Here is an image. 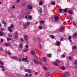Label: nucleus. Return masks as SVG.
<instances>
[{
    "label": "nucleus",
    "mask_w": 77,
    "mask_h": 77,
    "mask_svg": "<svg viewBox=\"0 0 77 77\" xmlns=\"http://www.w3.org/2000/svg\"><path fill=\"white\" fill-rule=\"evenodd\" d=\"M38 28L39 29H40V30H42V26H39L38 27Z\"/></svg>",
    "instance_id": "nucleus-27"
},
{
    "label": "nucleus",
    "mask_w": 77,
    "mask_h": 77,
    "mask_svg": "<svg viewBox=\"0 0 77 77\" xmlns=\"http://www.w3.org/2000/svg\"><path fill=\"white\" fill-rule=\"evenodd\" d=\"M0 64H1V65H3L4 64V63L2 62V61H0Z\"/></svg>",
    "instance_id": "nucleus-36"
},
{
    "label": "nucleus",
    "mask_w": 77,
    "mask_h": 77,
    "mask_svg": "<svg viewBox=\"0 0 77 77\" xmlns=\"http://www.w3.org/2000/svg\"><path fill=\"white\" fill-rule=\"evenodd\" d=\"M39 11L40 12V13H42V9L40 8L39 10Z\"/></svg>",
    "instance_id": "nucleus-26"
},
{
    "label": "nucleus",
    "mask_w": 77,
    "mask_h": 77,
    "mask_svg": "<svg viewBox=\"0 0 77 77\" xmlns=\"http://www.w3.org/2000/svg\"><path fill=\"white\" fill-rule=\"evenodd\" d=\"M20 2V1H19V0H17V2Z\"/></svg>",
    "instance_id": "nucleus-63"
},
{
    "label": "nucleus",
    "mask_w": 77,
    "mask_h": 77,
    "mask_svg": "<svg viewBox=\"0 0 77 77\" xmlns=\"http://www.w3.org/2000/svg\"><path fill=\"white\" fill-rule=\"evenodd\" d=\"M21 61V59L19 60V62H20Z\"/></svg>",
    "instance_id": "nucleus-59"
},
{
    "label": "nucleus",
    "mask_w": 77,
    "mask_h": 77,
    "mask_svg": "<svg viewBox=\"0 0 77 77\" xmlns=\"http://www.w3.org/2000/svg\"><path fill=\"white\" fill-rule=\"evenodd\" d=\"M14 37H15V38H18V32H15Z\"/></svg>",
    "instance_id": "nucleus-8"
},
{
    "label": "nucleus",
    "mask_w": 77,
    "mask_h": 77,
    "mask_svg": "<svg viewBox=\"0 0 77 77\" xmlns=\"http://www.w3.org/2000/svg\"><path fill=\"white\" fill-rule=\"evenodd\" d=\"M43 68L44 69L45 71H47V68L45 66H43Z\"/></svg>",
    "instance_id": "nucleus-13"
},
{
    "label": "nucleus",
    "mask_w": 77,
    "mask_h": 77,
    "mask_svg": "<svg viewBox=\"0 0 77 77\" xmlns=\"http://www.w3.org/2000/svg\"><path fill=\"white\" fill-rule=\"evenodd\" d=\"M38 72H35V75H37V74H38Z\"/></svg>",
    "instance_id": "nucleus-51"
},
{
    "label": "nucleus",
    "mask_w": 77,
    "mask_h": 77,
    "mask_svg": "<svg viewBox=\"0 0 77 77\" xmlns=\"http://www.w3.org/2000/svg\"><path fill=\"white\" fill-rule=\"evenodd\" d=\"M30 23L29 22H28L26 24H25L24 23H23V26L24 28H26V27H27V26H29V25H30Z\"/></svg>",
    "instance_id": "nucleus-1"
},
{
    "label": "nucleus",
    "mask_w": 77,
    "mask_h": 77,
    "mask_svg": "<svg viewBox=\"0 0 77 77\" xmlns=\"http://www.w3.org/2000/svg\"><path fill=\"white\" fill-rule=\"evenodd\" d=\"M7 40L8 41H11V39L9 38H7Z\"/></svg>",
    "instance_id": "nucleus-33"
},
{
    "label": "nucleus",
    "mask_w": 77,
    "mask_h": 77,
    "mask_svg": "<svg viewBox=\"0 0 77 77\" xmlns=\"http://www.w3.org/2000/svg\"><path fill=\"white\" fill-rule=\"evenodd\" d=\"M2 70L4 71H5V69H2Z\"/></svg>",
    "instance_id": "nucleus-64"
},
{
    "label": "nucleus",
    "mask_w": 77,
    "mask_h": 77,
    "mask_svg": "<svg viewBox=\"0 0 77 77\" xmlns=\"http://www.w3.org/2000/svg\"><path fill=\"white\" fill-rule=\"evenodd\" d=\"M15 8V6H14V5H13L12 6V8Z\"/></svg>",
    "instance_id": "nucleus-55"
},
{
    "label": "nucleus",
    "mask_w": 77,
    "mask_h": 77,
    "mask_svg": "<svg viewBox=\"0 0 77 77\" xmlns=\"http://www.w3.org/2000/svg\"><path fill=\"white\" fill-rule=\"evenodd\" d=\"M28 18L29 19H32V16L30 15L28 17Z\"/></svg>",
    "instance_id": "nucleus-31"
},
{
    "label": "nucleus",
    "mask_w": 77,
    "mask_h": 77,
    "mask_svg": "<svg viewBox=\"0 0 77 77\" xmlns=\"http://www.w3.org/2000/svg\"><path fill=\"white\" fill-rule=\"evenodd\" d=\"M2 23H3V24H4V26H5V27H6V25H7V23L5 22V21H3Z\"/></svg>",
    "instance_id": "nucleus-16"
},
{
    "label": "nucleus",
    "mask_w": 77,
    "mask_h": 77,
    "mask_svg": "<svg viewBox=\"0 0 77 77\" xmlns=\"http://www.w3.org/2000/svg\"><path fill=\"white\" fill-rule=\"evenodd\" d=\"M5 35V34L3 32L0 31V36H4Z\"/></svg>",
    "instance_id": "nucleus-9"
},
{
    "label": "nucleus",
    "mask_w": 77,
    "mask_h": 77,
    "mask_svg": "<svg viewBox=\"0 0 77 77\" xmlns=\"http://www.w3.org/2000/svg\"><path fill=\"white\" fill-rule=\"evenodd\" d=\"M13 59H14V60H17L18 58L16 57H13Z\"/></svg>",
    "instance_id": "nucleus-18"
},
{
    "label": "nucleus",
    "mask_w": 77,
    "mask_h": 77,
    "mask_svg": "<svg viewBox=\"0 0 77 77\" xmlns=\"http://www.w3.org/2000/svg\"><path fill=\"white\" fill-rule=\"evenodd\" d=\"M70 20H72V17H70Z\"/></svg>",
    "instance_id": "nucleus-60"
},
{
    "label": "nucleus",
    "mask_w": 77,
    "mask_h": 77,
    "mask_svg": "<svg viewBox=\"0 0 77 77\" xmlns=\"http://www.w3.org/2000/svg\"><path fill=\"white\" fill-rule=\"evenodd\" d=\"M26 48H29V46L28 45H26Z\"/></svg>",
    "instance_id": "nucleus-54"
},
{
    "label": "nucleus",
    "mask_w": 77,
    "mask_h": 77,
    "mask_svg": "<svg viewBox=\"0 0 77 77\" xmlns=\"http://www.w3.org/2000/svg\"><path fill=\"white\" fill-rule=\"evenodd\" d=\"M12 34H8V36L9 38H11V37H12Z\"/></svg>",
    "instance_id": "nucleus-19"
},
{
    "label": "nucleus",
    "mask_w": 77,
    "mask_h": 77,
    "mask_svg": "<svg viewBox=\"0 0 77 77\" xmlns=\"http://www.w3.org/2000/svg\"><path fill=\"white\" fill-rule=\"evenodd\" d=\"M1 30L3 31V29L2 28L1 29Z\"/></svg>",
    "instance_id": "nucleus-61"
},
{
    "label": "nucleus",
    "mask_w": 77,
    "mask_h": 77,
    "mask_svg": "<svg viewBox=\"0 0 77 77\" xmlns=\"http://www.w3.org/2000/svg\"><path fill=\"white\" fill-rule=\"evenodd\" d=\"M74 26H76V24H75V23H74Z\"/></svg>",
    "instance_id": "nucleus-58"
},
{
    "label": "nucleus",
    "mask_w": 77,
    "mask_h": 77,
    "mask_svg": "<svg viewBox=\"0 0 77 77\" xmlns=\"http://www.w3.org/2000/svg\"><path fill=\"white\" fill-rule=\"evenodd\" d=\"M52 4L53 5H55V2H52Z\"/></svg>",
    "instance_id": "nucleus-35"
},
{
    "label": "nucleus",
    "mask_w": 77,
    "mask_h": 77,
    "mask_svg": "<svg viewBox=\"0 0 77 77\" xmlns=\"http://www.w3.org/2000/svg\"><path fill=\"white\" fill-rule=\"evenodd\" d=\"M75 48H76V46H74L72 48V50H74V49H75Z\"/></svg>",
    "instance_id": "nucleus-37"
},
{
    "label": "nucleus",
    "mask_w": 77,
    "mask_h": 77,
    "mask_svg": "<svg viewBox=\"0 0 77 77\" xmlns=\"http://www.w3.org/2000/svg\"><path fill=\"white\" fill-rule=\"evenodd\" d=\"M63 77H67V76L66 75L64 74L63 75Z\"/></svg>",
    "instance_id": "nucleus-40"
},
{
    "label": "nucleus",
    "mask_w": 77,
    "mask_h": 77,
    "mask_svg": "<svg viewBox=\"0 0 77 77\" xmlns=\"http://www.w3.org/2000/svg\"><path fill=\"white\" fill-rule=\"evenodd\" d=\"M0 67L1 68H4V67L3 66H1Z\"/></svg>",
    "instance_id": "nucleus-47"
},
{
    "label": "nucleus",
    "mask_w": 77,
    "mask_h": 77,
    "mask_svg": "<svg viewBox=\"0 0 77 77\" xmlns=\"http://www.w3.org/2000/svg\"><path fill=\"white\" fill-rule=\"evenodd\" d=\"M75 36H77V33H75L74 34L73 36V37L74 38Z\"/></svg>",
    "instance_id": "nucleus-21"
},
{
    "label": "nucleus",
    "mask_w": 77,
    "mask_h": 77,
    "mask_svg": "<svg viewBox=\"0 0 77 77\" xmlns=\"http://www.w3.org/2000/svg\"><path fill=\"white\" fill-rule=\"evenodd\" d=\"M43 60L45 62H46V61H47V58L45 57H44L43 58Z\"/></svg>",
    "instance_id": "nucleus-23"
},
{
    "label": "nucleus",
    "mask_w": 77,
    "mask_h": 77,
    "mask_svg": "<svg viewBox=\"0 0 77 77\" xmlns=\"http://www.w3.org/2000/svg\"><path fill=\"white\" fill-rule=\"evenodd\" d=\"M69 60H71V59H72V57L71 56H69Z\"/></svg>",
    "instance_id": "nucleus-38"
},
{
    "label": "nucleus",
    "mask_w": 77,
    "mask_h": 77,
    "mask_svg": "<svg viewBox=\"0 0 77 77\" xmlns=\"http://www.w3.org/2000/svg\"><path fill=\"white\" fill-rule=\"evenodd\" d=\"M8 54H9V55H11V53L10 52H8Z\"/></svg>",
    "instance_id": "nucleus-53"
},
{
    "label": "nucleus",
    "mask_w": 77,
    "mask_h": 77,
    "mask_svg": "<svg viewBox=\"0 0 77 77\" xmlns=\"http://www.w3.org/2000/svg\"><path fill=\"white\" fill-rule=\"evenodd\" d=\"M57 45H60V42H57Z\"/></svg>",
    "instance_id": "nucleus-41"
},
{
    "label": "nucleus",
    "mask_w": 77,
    "mask_h": 77,
    "mask_svg": "<svg viewBox=\"0 0 77 77\" xmlns=\"http://www.w3.org/2000/svg\"><path fill=\"white\" fill-rule=\"evenodd\" d=\"M34 63H35V64H37V65L38 64H41L42 63V62H39L38 60H35Z\"/></svg>",
    "instance_id": "nucleus-4"
},
{
    "label": "nucleus",
    "mask_w": 77,
    "mask_h": 77,
    "mask_svg": "<svg viewBox=\"0 0 77 77\" xmlns=\"http://www.w3.org/2000/svg\"><path fill=\"white\" fill-rule=\"evenodd\" d=\"M63 57H65V55H63L62 57V58H63Z\"/></svg>",
    "instance_id": "nucleus-49"
},
{
    "label": "nucleus",
    "mask_w": 77,
    "mask_h": 77,
    "mask_svg": "<svg viewBox=\"0 0 77 77\" xmlns=\"http://www.w3.org/2000/svg\"><path fill=\"white\" fill-rule=\"evenodd\" d=\"M25 18H26V19H27V16H26Z\"/></svg>",
    "instance_id": "nucleus-62"
},
{
    "label": "nucleus",
    "mask_w": 77,
    "mask_h": 77,
    "mask_svg": "<svg viewBox=\"0 0 77 77\" xmlns=\"http://www.w3.org/2000/svg\"><path fill=\"white\" fill-rule=\"evenodd\" d=\"M25 72H27L28 71V72H29V73H30V72H31V71H30V70L29 69L27 70L26 69H25Z\"/></svg>",
    "instance_id": "nucleus-12"
},
{
    "label": "nucleus",
    "mask_w": 77,
    "mask_h": 77,
    "mask_svg": "<svg viewBox=\"0 0 77 77\" xmlns=\"http://www.w3.org/2000/svg\"><path fill=\"white\" fill-rule=\"evenodd\" d=\"M38 46L40 48H41V47H42V46H41V45H38Z\"/></svg>",
    "instance_id": "nucleus-43"
},
{
    "label": "nucleus",
    "mask_w": 77,
    "mask_h": 77,
    "mask_svg": "<svg viewBox=\"0 0 77 77\" xmlns=\"http://www.w3.org/2000/svg\"><path fill=\"white\" fill-rule=\"evenodd\" d=\"M66 74H67V75H68V76L69 77V75H70V73L68 72H65Z\"/></svg>",
    "instance_id": "nucleus-14"
},
{
    "label": "nucleus",
    "mask_w": 77,
    "mask_h": 77,
    "mask_svg": "<svg viewBox=\"0 0 77 77\" xmlns=\"http://www.w3.org/2000/svg\"><path fill=\"white\" fill-rule=\"evenodd\" d=\"M47 56L49 57H51V54H47Z\"/></svg>",
    "instance_id": "nucleus-24"
},
{
    "label": "nucleus",
    "mask_w": 77,
    "mask_h": 77,
    "mask_svg": "<svg viewBox=\"0 0 77 77\" xmlns=\"http://www.w3.org/2000/svg\"><path fill=\"white\" fill-rule=\"evenodd\" d=\"M24 38L25 41H26L27 43H28V36L27 35H25L24 36Z\"/></svg>",
    "instance_id": "nucleus-6"
},
{
    "label": "nucleus",
    "mask_w": 77,
    "mask_h": 77,
    "mask_svg": "<svg viewBox=\"0 0 77 77\" xmlns=\"http://www.w3.org/2000/svg\"><path fill=\"white\" fill-rule=\"evenodd\" d=\"M64 29V27H63V26L61 27L60 29V30H63V29Z\"/></svg>",
    "instance_id": "nucleus-29"
},
{
    "label": "nucleus",
    "mask_w": 77,
    "mask_h": 77,
    "mask_svg": "<svg viewBox=\"0 0 77 77\" xmlns=\"http://www.w3.org/2000/svg\"><path fill=\"white\" fill-rule=\"evenodd\" d=\"M51 74V73L50 72H48L45 75V77H47L48 76H50Z\"/></svg>",
    "instance_id": "nucleus-10"
},
{
    "label": "nucleus",
    "mask_w": 77,
    "mask_h": 77,
    "mask_svg": "<svg viewBox=\"0 0 77 77\" xmlns=\"http://www.w3.org/2000/svg\"><path fill=\"white\" fill-rule=\"evenodd\" d=\"M1 42H3V39H1Z\"/></svg>",
    "instance_id": "nucleus-56"
},
{
    "label": "nucleus",
    "mask_w": 77,
    "mask_h": 77,
    "mask_svg": "<svg viewBox=\"0 0 77 77\" xmlns=\"http://www.w3.org/2000/svg\"><path fill=\"white\" fill-rule=\"evenodd\" d=\"M69 13L70 14H71L72 15V12L71 10H69Z\"/></svg>",
    "instance_id": "nucleus-22"
},
{
    "label": "nucleus",
    "mask_w": 77,
    "mask_h": 77,
    "mask_svg": "<svg viewBox=\"0 0 77 77\" xmlns=\"http://www.w3.org/2000/svg\"><path fill=\"white\" fill-rule=\"evenodd\" d=\"M62 11H63V10L61 8H60L59 9L60 12H62Z\"/></svg>",
    "instance_id": "nucleus-30"
},
{
    "label": "nucleus",
    "mask_w": 77,
    "mask_h": 77,
    "mask_svg": "<svg viewBox=\"0 0 77 77\" xmlns=\"http://www.w3.org/2000/svg\"><path fill=\"white\" fill-rule=\"evenodd\" d=\"M56 62H57V63H60V61H59L58 60H56Z\"/></svg>",
    "instance_id": "nucleus-25"
},
{
    "label": "nucleus",
    "mask_w": 77,
    "mask_h": 77,
    "mask_svg": "<svg viewBox=\"0 0 77 77\" xmlns=\"http://www.w3.org/2000/svg\"><path fill=\"white\" fill-rule=\"evenodd\" d=\"M39 4L40 5H42V4H43V3L41 1L40 2H39Z\"/></svg>",
    "instance_id": "nucleus-34"
},
{
    "label": "nucleus",
    "mask_w": 77,
    "mask_h": 77,
    "mask_svg": "<svg viewBox=\"0 0 77 77\" xmlns=\"http://www.w3.org/2000/svg\"><path fill=\"white\" fill-rule=\"evenodd\" d=\"M5 46H6V47H8V46H9L10 45L9 43H5Z\"/></svg>",
    "instance_id": "nucleus-15"
},
{
    "label": "nucleus",
    "mask_w": 77,
    "mask_h": 77,
    "mask_svg": "<svg viewBox=\"0 0 77 77\" xmlns=\"http://www.w3.org/2000/svg\"><path fill=\"white\" fill-rule=\"evenodd\" d=\"M51 38L52 39H54V35H51Z\"/></svg>",
    "instance_id": "nucleus-39"
},
{
    "label": "nucleus",
    "mask_w": 77,
    "mask_h": 77,
    "mask_svg": "<svg viewBox=\"0 0 77 77\" xmlns=\"http://www.w3.org/2000/svg\"><path fill=\"white\" fill-rule=\"evenodd\" d=\"M63 11H64V12H68V10H66L65 9H64L63 10Z\"/></svg>",
    "instance_id": "nucleus-42"
},
{
    "label": "nucleus",
    "mask_w": 77,
    "mask_h": 77,
    "mask_svg": "<svg viewBox=\"0 0 77 77\" xmlns=\"http://www.w3.org/2000/svg\"><path fill=\"white\" fill-rule=\"evenodd\" d=\"M27 57L26 56V58H23L22 59V61H24L25 62H27L29 61V60H27Z\"/></svg>",
    "instance_id": "nucleus-3"
},
{
    "label": "nucleus",
    "mask_w": 77,
    "mask_h": 77,
    "mask_svg": "<svg viewBox=\"0 0 77 77\" xmlns=\"http://www.w3.org/2000/svg\"><path fill=\"white\" fill-rule=\"evenodd\" d=\"M21 41L23 42V41H24V40L23 39V38H21Z\"/></svg>",
    "instance_id": "nucleus-52"
},
{
    "label": "nucleus",
    "mask_w": 77,
    "mask_h": 77,
    "mask_svg": "<svg viewBox=\"0 0 77 77\" xmlns=\"http://www.w3.org/2000/svg\"><path fill=\"white\" fill-rule=\"evenodd\" d=\"M29 50V49L28 48H26V50H23L24 52H26V51H27Z\"/></svg>",
    "instance_id": "nucleus-28"
},
{
    "label": "nucleus",
    "mask_w": 77,
    "mask_h": 77,
    "mask_svg": "<svg viewBox=\"0 0 77 77\" xmlns=\"http://www.w3.org/2000/svg\"><path fill=\"white\" fill-rule=\"evenodd\" d=\"M54 65H55L56 66H58L59 65L58 64L56 63H54Z\"/></svg>",
    "instance_id": "nucleus-32"
},
{
    "label": "nucleus",
    "mask_w": 77,
    "mask_h": 77,
    "mask_svg": "<svg viewBox=\"0 0 77 77\" xmlns=\"http://www.w3.org/2000/svg\"><path fill=\"white\" fill-rule=\"evenodd\" d=\"M25 76H26V77H28V76H29V75L28 74L26 73V74Z\"/></svg>",
    "instance_id": "nucleus-44"
},
{
    "label": "nucleus",
    "mask_w": 77,
    "mask_h": 77,
    "mask_svg": "<svg viewBox=\"0 0 77 77\" xmlns=\"http://www.w3.org/2000/svg\"><path fill=\"white\" fill-rule=\"evenodd\" d=\"M14 27V24L13 23L11 25V27L9 26L8 28V29L9 32H12V30L11 29V28H13Z\"/></svg>",
    "instance_id": "nucleus-2"
},
{
    "label": "nucleus",
    "mask_w": 77,
    "mask_h": 77,
    "mask_svg": "<svg viewBox=\"0 0 77 77\" xmlns=\"http://www.w3.org/2000/svg\"><path fill=\"white\" fill-rule=\"evenodd\" d=\"M69 39H71V36H69Z\"/></svg>",
    "instance_id": "nucleus-48"
},
{
    "label": "nucleus",
    "mask_w": 77,
    "mask_h": 77,
    "mask_svg": "<svg viewBox=\"0 0 77 77\" xmlns=\"http://www.w3.org/2000/svg\"><path fill=\"white\" fill-rule=\"evenodd\" d=\"M40 23H44V21H40Z\"/></svg>",
    "instance_id": "nucleus-45"
},
{
    "label": "nucleus",
    "mask_w": 77,
    "mask_h": 77,
    "mask_svg": "<svg viewBox=\"0 0 77 77\" xmlns=\"http://www.w3.org/2000/svg\"><path fill=\"white\" fill-rule=\"evenodd\" d=\"M60 68L62 70H64V69H65V66H62L60 67Z\"/></svg>",
    "instance_id": "nucleus-17"
},
{
    "label": "nucleus",
    "mask_w": 77,
    "mask_h": 77,
    "mask_svg": "<svg viewBox=\"0 0 77 77\" xmlns=\"http://www.w3.org/2000/svg\"><path fill=\"white\" fill-rule=\"evenodd\" d=\"M54 18L55 19V21L57 22L59 19V17L57 16H55L54 17Z\"/></svg>",
    "instance_id": "nucleus-5"
},
{
    "label": "nucleus",
    "mask_w": 77,
    "mask_h": 77,
    "mask_svg": "<svg viewBox=\"0 0 77 77\" xmlns=\"http://www.w3.org/2000/svg\"><path fill=\"white\" fill-rule=\"evenodd\" d=\"M27 9H32V6L31 5H28L27 6Z\"/></svg>",
    "instance_id": "nucleus-7"
},
{
    "label": "nucleus",
    "mask_w": 77,
    "mask_h": 77,
    "mask_svg": "<svg viewBox=\"0 0 77 77\" xmlns=\"http://www.w3.org/2000/svg\"><path fill=\"white\" fill-rule=\"evenodd\" d=\"M74 65H76L77 66V60H76L75 62L74 63Z\"/></svg>",
    "instance_id": "nucleus-20"
},
{
    "label": "nucleus",
    "mask_w": 77,
    "mask_h": 77,
    "mask_svg": "<svg viewBox=\"0 0 77 77\" xmlns=\"http://www.w3.org/2000/svg\"><path fill=\"white\" fill-rule=\"evenodd\" d=\"M30 53L32 56H34L35 54V52L33 51H30Z\"/></svg>",
    "instance_id": "nucleus-11"
},
{
    "label": "nucleus",
    "mask_w": 77,
    "mask_h": 77,
    "mask_svg": "<svg viewBox=\"0 0 77 77\" xmlns=\"http://www.w3.org/2000/svg\"><path fill=\"white\" fill-rule=\"evenodd\" d=\"M29 75V76H30V77H32V75L30 74Z\"/></svg>",
    "instance_id": "nucleus-57"
},
{
    "label": "nucleus",
    "mask_w": 77,
    "mask_h": 77,
    "mask_svg": "<svg viewBox=\"0 0 77 77\" xmlns=\"http://www.w3.org/2000/svg\"><path fill=\"white\" fill-rule=\"evenodd\" d=\"M60 41H63V37H62L60 40Z\"/></svg>",
    "instance_id": "nucleus-50"
},
{
    "label": "nucleus",
    "mask_w": 77,
    "mask_h": 77,
    "mask_svg": "<svg viewBox=\"0 0 77 77\" xmlns=\"http://www.w3.org/2000/svg\"><path fill=\"white\" fill-rule=\"evenodd\" d=\"M22 47H23V45H20V48H22Z\"/></svg>",
    "instance_id": "nucleus-46"
}]
</instances>
